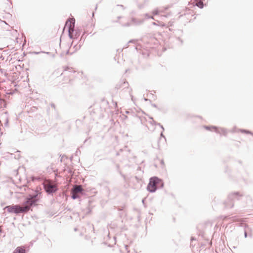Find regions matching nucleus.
Here are the masks:
<instances>
[{
	"mask_svg": "<svg viewBox=\"0 0 253 253\" xmlns=\"http://www.w3.org/2000/svg\"><path fill=\"white\" fill-rule=\"evenodd\" d=\"M153 24L155 25H159V26H165V23H160L159 24H156L155 22H154L153 23Z\"/></svg>",
	"mask_w": 253,
	"mask_h": 253,
	"instance_id": "nucleus-14",
	"label": "nucleus"
},
{
	"mask_svg": "<svg viewBox=\"0 0 253 253\" xmlns=\"http://www.w3.org/2000/svg\"><path fill=\"white\" fill-rule=\"evenodd\" d=\"M74 31V28H70L68 29L69 36L70 38H73V32Z\"/></svg>",
	"mask_w": 253,
	"mask_h": 253,
	"instance_id": "nucleus-10",
	"label": "nucleus"
},
{
	"mask_svg": "<svg viewBox=\"0 0 253 253\" xmlns=\"http://www.w3.org/2000/svg\"><path fill=\"white\" fill-rule=\"evenodd\" d=\"M72 193H73V195H72V197L73 199H75L79 197L77 193H74V192H72Z\"/></svg>",
	"mask_w": 253,
	"mask_h": 253,
	"instance_id": "nucleus-13",
	"label": "nucleus"
},
{
	"mask_svg": "<svg viewBox=\"0 0 253 253\" xmlns=\"http://www.w3.org/2000/svg\"><path fill=\"white\" fill-rule=\"evenodd\" d=\"M205 127L206 129L210 130H215L216 129V128L214 126H211V127L205 126Z\"/></svg>",
	"mask_w": 253,
	"mask_h": 253,
	"instance_id": "nucleus-12",
	"label": "nucleus"
},
{
	"mask_svg": "<svg viewBox=\"0 0 253 253\" xmlns=\"http://www.w3.org/2000/svg\"><path fill=\"white\" fill-rule=\"evenodd\" d=\"M38 201L37 199V196H35L27 199L26 202L24 203V206H28L29 209L30 207L33 205H34Z\"/></svg>",
	"mask_w": 253,
	"mask_h": 253,
	"instance_id": "nucleus-4",
	"label": "nucleus"
},
{
	"mask_svg": "<svg viewBox=\"0 0 253 253\" xmlns=\"http://www.w3.org/2000/svg\"><path fill=\"white\" fill-rule=\"evenodd\" d=\"M242 132H244L247 133H250L248 131H246V130H242Z\"/></svg>",
	"mask_w": 253,
	"mask_h": 253,
	"instance_id": "nucleus-15",
	"label": "nucleus"
},
{
	"mask_svg": "<svg viewBox=\"0 0 253 253\" xmlns=\"http://www.w3.org/2000/svg\"><path fill=\"white\" fill-rule=\"evenodd\" d=\"M13 253H25V249L24 247H18L15 249Z\"/></svg>",
	"mask_w": 253,
	"mask_h": 253,
	"instance_id": "nucleus-8",
	"label": "nucleus"
},
{
	"mask_svg": "<svg viewBox=\"0 0 253 253\" xmlns=\"http://www.w3.org/2000/svg\"><path fill=\"white\" fill-rule=\"evenodd\" d=\"M5 209L9 212L19 213L26 212L29 211L28 206L20 207L18 205L9 206L5 207Z\"/></svg>",
	"mask_w": 253,
	"mask_h": 253,
	"instance_id": "nucleus-1",
	"label": "nucleus"
},
{
	"mask_svg": "<svg viewBox=\"0 0 253 253\" xmlns=\"http://www.w3.org/2000/svg\"><path fill=\"white\" fill-rule=\"evenodd\" d=\"M75 20L73 18H70L68 19L65 24V27H67L69 29L70 28H74L75 27Z\"/></svg>",
	"mask_w": 253,
	"mask_h": 253,
	"instance_id": "nucleus-5",
	"label": "nucleus"
},
{
	"mask_svg": "<svg viewBox=\"0 0 253 253\" xmlns=\"http://www.w3.org/2000/svg\"><path fill=\"white\" fill-rule=\"evenodd\" d=\"M83 191V188L81 185H76L72 190V192L78 193Z\"/></svg>",
	"mask_w": 253,
	"mask_h": 253,
	"instance_id": "nucleus-7",
	"label": "nucleus"
},
{
	"mask_svg": "<svg viewBox=\"0 0 253 253\" xmlns=\"http://www.w3.org/2000/svg\"><path fill=\"white\" fill-rule=\"evenodd\" d=\"M162 184L161 180L156 177H152L150 179L149 183L147 186V190L153 192L155 191L159 184Z\"/></svg>",
	"mask_w": 253,
	"mask_h": 253,
	"instance_id": "nucleus-3",
	"label": "nucleus"
},
{
	"mask_svg": "<svg viewBox=\"0 0 253 253\" xmlns=\"http://www.w3.org/2000/svg\"><path fill=\"white\" fill-rule=\"evenodd\" d=\"M203 0H195L196 5L200 8L203 7Z\"/></svg>",
	"mask_w": 253,
	"mask_h": 253,
	"instance_id": "nucleus-9",
	"label": "nucleus"
},
{
	"mask_svg": "<svg viewBox=\"0 0 253 253\" xmlns=\"http://www.w3.org/2000/svg\"><path fill=\"white\" fill-rule=\"evenodd\" d=\"M160 10H163V12L161 13V15L162 16L167 17L170 14V12L169 11V7H168L163 8L161 9Z\"/></svg>",
	"mask_w": 253,
	"mask_h": 253,
	"instance_id": "nucleus-6",
	"label": "nucleus"
},
{
	"mask_svg": "<svg viewBox=\"0 0 253 253\" xmlns=\"http://www.w3.org/2000/svg\"><path fill=\"white\" fill-rule=\"evenodd\" d=\"M163 12V10H158V9H155L153 11V14L154 15H157L161 14V13Z\"/></svg>",
	"mask_w": 253,
	"mask_h": 253,
	"instance_id": "nucleus-11",
	"label": "nucleus"
},
{
	"mask_svg": "<svg viewBox=\"0 0 253 253\" xmlns=\"http://www.w3.org/2000/svg\"><path fill=\"white\" fill-rule=\"evenodd\" d=\"M43 184L45 191L48 193L55 192L57 190V184L51 180H46Z\"/></svg>",
	"mask_w": 253,
	"mask_h": 253,
	"instance_id": "nucleus-2",
	"label": "nucleus"
}]
</instances>
